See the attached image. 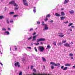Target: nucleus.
<instances>
[{"instance_id": "1", "label": "nucleus", "mask_w": 75, "mask_h": 75, "mask_svg": "<svg viewBox=\"0 0 75 75\" xmlns=\"http://www.w3.org/2000/svg\"><path fill=\"white\" fill-rule=\"evenodd\" d=\"M45 41V39L44 38H40V39H38L37 40V42H39V41Z\"/></svg>"}, {"instance_id": "2", "label": "nucleus", "mask_w": 75, "mask_h": 75, "mask_svg": "<svg viewBox=\"0 0 75 75\" xmlns=\"http://www.w3.org/2000/svg\"><path fill=\"white\" fill-rule=\"evenodd\" d=\"M23 4L25 6H28V3H27V0H23Z\"/></svg>"}, {"instance_id": "3", "label": "nucleus", "mask_w": 75, "mask_h": 75, "mask_svg": "<svg viewBox=\"0 0 75 75\" xmlns=\"http://www.w3.org/2000/svg\"><path fill=\"white\" fill-rule=\"evenodd\" d=\"M50 64H52V65H54V66H58L60 65V64L59 63H58L57 64H55V63L54 62H51Z\"/></svg>"}, {"instance_id": "4", "label": "nucleus", "mask_w": 75, "mask_h": 75, "mask_svg": "<svg viewBox=\"0 0 75 75\" xmlns=\"http://www.w3.org/2000/svg\"><path fill=\"white\" fill-rule=\"evenodd\" d=\"M15 67H18V68H20V65L19 63V62H18L15 63Z\"/></svg>"}, {"instance_id": "5", "label": "nucleus", "mask_w": 75, "mask_h": 75, "mask_svg": "<svg viewBox=\"0 0 75 75\" xmlns=\"http://www.w3.org/2000/svg\"><path fill=\"white\" fill-rule=\"evenodd\" d=\"M39 48L40 51L42 52L44 50V48L43 47V46H39Z\"/></svg>"}, {"instance_id": "6", "label": "nucleus", "mask_w": 75, "mask_h": 75, "mask_svg": "<svg viewBox=\"0 0 75 75\" xmlns=\"http://www.w3.org/2000/svg\"><path fill=\"white\" fill-rule=\"evenodd\" d=\"M64 46H65V47H71V45H70L68 44V43H67L64 44Z\"/></svg>"}, {"instance_id": "7", "label": "nucleus", "mask_w": 75, "mask_h": 75, "mask_svg": "<svg viewBox=\"0 0 75 75\" xmlns=\"http://www.w3.org/2000/svg\"><path fill=\"white\" fill-rule=\"evenodd\" d=\"M37 37V35L33 37V39L32 40V41H35L36 40V37Z\"/></svg>"}, {"instance_id": "8", "label": "nucleus", "mask_w": 75, "mask_h": 75, "mask_svg": "<svg viewBox=\"0 0 75 75\" xmlns=\"http://www.w3.org/2000/svg\"><path fill=\"white\" fill-rule=\"evenodd\" d=\"M15 3V1H12L9 2V4H14Z\"/></svg>"}, {"instance_id": "9", "label": "nucleus", "mask_w": 75, "mask_h": 75, "mask_svg": "<svg viewBox=\"0 0 75 75\" xmlns=\"http://www.w3.org/2000/svg\"><path fill=\"white\" fill-rule=\"evenodd\" d=\"M45 30H48V27L47 26V24L45 25Z\"/></svg>"}, {"instance_id": "10", "label": "nucleus", "mask_w": 75, "mask_h": 75, "mask_svg": "<svg viewBox=\"0 0 75 75\" xmlns=\"http://www.w3.org/2000/svg\"><path fill=\"white\" fill-rule=\"evenodd\" d=\"M68 2H69V0H65L64 2V4H65L66 3H68Z\"/></svg>"}, {"instance_id": "11", "label": "nucleus", "mask_w": 75, "mask_h": 75, "mask_svg": "<svg viewBox=\"0 0 75 75\" xmlns=\"http://www.w3.org/2000/svg\"><path fill=\"white\" fill-rule=\"evenodd\" d=\"M60 14H61V16H65V13H64V12H61Z\"/></svg>"}, {"instance_id": "12", "label": "nucleus", "mask_w": 75, "mask_h": 75, "mask_svg": "<svg viewBox=\"0 0 75 75\" xmlns=\"http://www.w3.org/2000/svg\"><path fill=\"white\" fill-rule=\"evenodd\" d=\"M55 15L56 17H60L61 16V15L57 13H56Z\"/></svg>"}, {"instance_id": "13", "label": "nucleus", "mask_w": 75, "mask_h": 75, "mask_svg": "<svg viewBox=\"0 0 75 75\" xmlns=\"http://www.w3.org/2000/svg\"><path fill=\"white\" fill-rule=\"evenodd\" d=\"M71 64H69L68 63L66 64H65V66H69H69H71Z\"/></svg>"}, {"instance_id": "14", "label": "nucleus", "mask_w": 75, "mask_h": 75, "mask_svg": "<svg viewBox=\"0 0 75 75\" xmlns=\"http://www.w3.org/2000/svg\"><path fill=\"white\" fill-rule=\"evenodd\" d=\"M4 33L5 34L6 33L7 35H9V34H10V33H9V32H8V31H6L5 32H4Z\"/></svg>"}, {"instance_id": "15", "label": "nucleus", "mask_w": 75, "mask_h": 75, "mask_svg": "<svg viewBox=\"0 0 75 75\" xmlns=\"http://www.w3.org/2000/svg\"><path fill=\"white\" fill-rule=\"evenodd\" d=\"M65 18H66V17H60V18L61 20H64Z\"/></svg>"}, {"instance_id": "16", "label": "nucleus", "mask_w": 75, "mask_h": 75, "mask_svg": "<svg viewBox=\"0 0 75 75\" xmlns=\"http://www.w3.org/2000/svg\"><path fill=\"white\" fill-rule=\"evenodd\" d=\"M69 12L70 14H73L74 13V11H73V10H71V11H69Z\"/></svg>"}, {"instance_id": "17", "label": "nucleus", "mask_w": 75, "mask_h": 75, "mask_svg": "<svg viewBox=\"0 0 75 75\" xmlns=\"http://www.w3.org/2000/svg\"><path fill=\"white\" fill-rule=\"evenodd\" d=\"M72 25H73V23H69V25H68V27H70Z\"/></svg>"}, {"instance_id": "18", "label": "nucleus", "mask_w": 75, "mask_h": 75, "mask_svg": "<svg viewBox=\"0 0 75 75\" xmlns=\"http://www.w3.org/2000/svg\"><path fill=\"white\" fill-rule=\"evenodd\" d=\"M68 69V67H65L64 68V69H63V70L65 71V70H67Z\"/></svg>"}, {"instance_id": "19", "label": "nucleus", "mask_w": 75, "mask_h": 75, "mask_svg": "<svg viewBox=\"0 0 75 75\" xmlns=\"http://www.w3.org/2000/svg\"><path fill=\"white\" fill-rule=\"evenodd\" d=\"M51 17V15L50 14H48L46 16V17Z\"/></svg>"}, {"instance_id": "20", "label": "nucleus", "mask_w": 75, "mask_h": 75, "mask_svg": "<svg viewBox=\"0 0 75 75\" xmlns=\"http://www.w3.org/2000/svg\"><path fill=\"white\" fill-rule=\"evenodd\" d=\"M14 14V13L13 12H11L9 13V14H10L11 15Z\"/></svg>"}, {"instance_id": "21", "label": "nucleus", "mask_w": 75, "mask_h": 75, "mask_svg": "<svg viewBox=\"0 0 75 75\" xmlns=\"http://www.w3.org/2000/svg\"><path fill=\"white\" fill-rule=\"evenodd\" d=\"M35 8H36V7H34V9H33V12H34V13H35L36 12V9H35Z\"/></svg>"}, {"instance_id": "22", "label": "nucleus", "mask_w": 75, "mask_h": 75, "mask_svg": "<svg viewBox=\"0 0 75 75\" xmlns=\"http://www.w3.org/2000/svg\"><path fill=\"white\" fill-rule=\"evenodd\" d=\"M42 59L43 61H44V62H46V60L45 59V58H44V57H42Z\"/></svg>"}, {"instance_id": "23", "label": "nucleus", "mask_w": 75, "mask_h": 75, "mask_svg": "<svg viewBox=\"0 0 75 75\" xmlns=\"http://www.w3.org/2000/svg\"><path fill=\"white\" fill-rule=\"evenodd\" d=\"M58 36L59 37H64V35H58Z\"/></svg>"}, {"instance_id": "24", "label": "nucleus", "mask_w": 75, "mask_h": 75, "mask_svg": "<svg viewBox=\"0 0 75 75\" xmlns=\"http://www.w3.org/2000/svg\"><path fill=\"white\" fill-rule=\"evenodd\" d=\"M13 6H16V7H17V6H18V5L16 3H14L13 5Z\"/></svg>"}, {"instance_id": "25", "label": "nucleus", "mask_w": 75, "mask_h": 75, "mask_svg": "<svg viewBox=\"0 0 75 75\" xmlns=\"http://www.w3.org/2000/svg\"><path fill=\"white\" fill-rule=\"evenodd\" d=\"M4 18V16H0V19H2Z\"/></svg>"}, {"instance_id": "26", "label": "nucleus", "mask_w": 75, "mask_h": 75, "mask_svg": "<svg viewBox=\"0 0 75 75\" xmlns=\"http://www.w3.org/2000/svg\"><path fill=\"white\" fill-rule=\"evenodd\" d=\"M53 44L54 45L56 46L57 45V43L56 42H53Z\"/></svg>"}, {"instance_id": "27", "label": "nucleus", "mask_w": 75, "mask_h": 75, "mask_svg": "<svg viewBox=\"0 0 75 75\" xmlns=\"http://www.w3.org/2000/svg\"><path fill=\"white\" fill-rule=\"evenodd\" d=\"M18 15H16L13 16V17H18Z\"/></svg>"}, {"instance_id": "28", "label": "nucleus", "mask_w": 75, "mask_h": 75, "mask_svg": "<svg viewBox=\"0 0 75 75\" xmlns=\"http://www.w3.org/2000/svg\"><path fill=\"white\" fill-rule=\"evenodd\" d=\"M67 40H64V41H62V43H65V42H66Z\"/></svg>"}, {"instance_id": "29", "label": "nucleus", "mask_w": 75, "mask_h": 75, "mask_svg": "<svg viewBox=\"0 0 75 75\" xmlns=\"http://www.w3.org/2000/svg\"><path fill=\"white\" fill-rule=\"evenodd\" d=\"M2 30H3V31H6V29L5 28H2Z\"/></svg>"}, {"instance_id": "30", "label": "nucleus", "mask_w": 75, "mask_h": 75, "mask_svg": "<svg viewBox=\"0 0 75 75\" xmlns=\"http://www.w3.org/2000/svg\"><path fill=\"white\" fill-rule=\"evenodd\" d=\"M51 67L52 69H53L54 68V67L53 66H51Z\"/></svg>"}, {"instance_id": "31", "label": "nucleus", "mask_w": 75, "mask_h": 75, "mask_svg": "<svg viewBox=\"0 0 75 75\" xmlns=\"http://www.w3.org/2000/svg\"><path fill=\"white\" fill-rule=\"evenodd\" d=\"M47 47L48 48H51V46H50V45H48Z\"/></svg>"}, {"instance_id": "32", "label": "nucleus", "mask_w": 75, "mask_h": 75, "mask_svg": "<svg viewBox=\"0 0 75 75\" xmlns=\"http://www.w3.org/2000/svg\"><path fill=\"white\" fill-rule=\"evenodd\" d=\"M69 56H74V54L72 53H70L69 54Z\"/></svg>"}, {"instance_id": "33", "label": "nucleus", "mask_w": 75, "mask_h": 75, "mask_svg": "<svg viewBox=\"0 0 75 75\" xmlns=\"http://www.w3.org/2000/svg\"><path fill=\"white\" fill-rule=\"evenodd\" d=\"M45 21H47V20H48V18H47V17H46V19H45Z\"/></svg>"}, {"instance_id": "34", "label": "nucleus", "mask_w": 75, "mask_h": 75, "mask_svg": "<svg viewBox=\"0 0 75 75\" xmlns=\"http://www.w3.org/2000/svg\"><path fill=\"white\" fill-rule=\"evenodd\" d=\"M18 9V8H15L14 10H17Z\"/></svg>"}, {"instance_id": "35", "label": "nucleus", "mask_w": 75, "mask_h": 75, "mask_svg": "<svg viewBox=\"0 0 75 75\" xmlns=\"http://www.w3.org/2000/svg\"><path fill=\"white\" fill-rule=\"evenodd\" d=\"M45 24H44V21H42V25H44Z\"/></svg>"}, {"instance_id": "36", "label": "nucleus", "mask_w": 75, "mask_h": 75, "mask_svg": "<svg viewBox=\"0 0 75 75\" xmlns=\"http://www.w3.org/2000/svg\"><path fill=\"white\" fill-rule=\"evenodd\" d=\"M64 24H67V23H68V21H67L66 22H64Z\"/></svg>"}, {"instance_id": "37", "label": "nucleus", "mask_w": 75, "mask_h": 75, "mask_svg": "<svg viewBox=\"0 0 75 75\" xmlns=\"http://www.w3.org/2000/svg\"><path fill=\"white\" fill-rule=\"evenodd\" d=\"M34 29H33V28H32L31 29H30L29 30V31L30 32V31H33Z\"/></svg>"}, {"instance_id": "38", "label": "nucleus", "mask_w": 75, "mask_h": 75, "mask_svg": "<svg viewBox=\"0 0 75 75\" xmlns=\"http://www.w3.org/2000/svg\"><path fill=\"white\" fill-rule=\"evenodd\" d=\"M61 44H62V43H59L58 44V45H61Z\"/></svg>"}, {"instance_id": "39", "label": "nucleus", "mask_w": 75, "mask_h": 75, "mask_svg": "<svg viewBox=\"0 0 75 75\" xmlns=\"http://www.w3.org/2000/svg\"><path fill=\"white\" fill-rule=\"evenodd\" d=\"M58 34H60V35H63V34H64V33H58Z\"/></svg>"}, {"instance_id": "40", "label": "nucleus", "mask_w": 75, "mask_h": 75, "mask_svg": "<svg viewBox=\"0 0 75 75\" xmlns=\"http://www.w3.org/2000/svg\"><path fill=\"white\" fill-rule=\"evenodd\" d=\"M64 68V66H62L61 67V69H63Z\"/></svg>"}, {"instance_id": "41", "label": "nucleus", "mask_w": 75, "mask_h": 75, "mask_svg": "<svg viewBox=\"0 0 75 75\" xmlns=\"http://www.w3.org/2000/svg\"><path fill=\"white\" fill-rule=\"evenodd\" d=\"M34 49H35V51H36V52H37V51H38L37 49H36V47H35Z\"/></svg>"}, {"instance_id": "42", "label": "nucleus", "mask_w": 75, "mask_h": 75, "mask_svg": "<svg viewBox=\"0 0 75 75\" xmlns=\"http://www.w3.org/2000/svg\"><path fill=\"white\" fill-rule=\"evenodd\" d=\"M22 74V72L21 71V72L19 74V75H21Z\"/></svg>"}, {"instance_id": "43", "label": "nucleus", "mask_w": 75, "mask_h": 75, "mask_svg": "<svg viewBox=\"0 0 75 75\" xmlns=\"http://www.w3.org/2000/svg\"><path fill=\"white\" fill-rule=\"evenodd\" d=\"M32 38V37H30L29 38H28V40H31Z\"/></svg>"}, {"instance_id": "44", "label": "nucleus", "mask_w": 75, "mask_h": 75, "mask_svg": "<svg viewBox=\"0 0 75 75\" xmlns=\"http://www.w3.org/2000/svg\"><path fill=\"white\" fill-rule=\"evenodd\" d=\"M35 45H38V44H39V43H38V42H37V43H35Z\"/></svg>"}, {"instance_id": "45", "label": "nucleus", "mask_w": 75, "mask_h": 75, "mask_svg": "<svg viewBox=\"0 0 75 75\" xmlns=\"http://www.w3.org/2000/svg\"><path fill=\"white\" fill-rule=\"evenodd\" d=\"M36 34V33L34 32V33L33 34V35H34Z\"/></svg>"}, {"instance_id": "46", "label": "nucleus", "mask_w": 75, "mask_h": 75, "mask_svg": "<svg viewBox=\"0 0 75 75\" xmlns=\"http://www.w3.org/2000/svg\"><path fill=\"white\" fill-rule=\"evenodd\" d=\"M7 22L8 24H9V22L8 21V19H7Z\"/></svg>"}, {"instance_id": "47", "label": "nucleus", "mask_w": 75, "mask_h": 75, "mask_svg": "<svg viewBox=\"0 0 75 75\" xmlns=\"http://www.w3.org/2000/svg\"><path fill=\"white\" fill-rule=\"evenodd\" d=\"M27 48L30 49H31V47H27Z\"/></svg>"}, {"instance_id": "48", "label": "nucleus", "mask_w": 75, "mask_h": 75, "mask_svg": "<svg viewBox=\"0 0 75 75\" xmlns=\"http://www.w3.org/2000/svg\"><path fill=\"white\" fill-rule=\"evenodd\" d=\"M15 47L16 48H15V50L16 51L17 50V48L16 47V46H15Z\"/></svg>"}, {"instance_id": "49", "label": "nucleus", "mask_w": 75, "mask_h": 75, "mask_svg": "<svg viewBox=\"0 0 75 75\" xmlns=\"http://www.w3.org/2000/svg\"><path fill=\"white\" fill-rule=\"evenodd\" d=\"M54 21H53V20H52L51 21H50L49 22L50 23H53Z\"/></svg>"}, {"instance_id": "50", "label": "nucleus", "mask_w": 75, "mask_h": 75, "mask_svg": "<svg viewBox=\"0 0 75 75\" xmlns=\"http://www.w3.org/2000/svg\"><path fill=\"white\" fill-rule=\"evenodd\" d=\"M10 23H13V20H12L11 21H10Z\"/></svg>"}, {"instance_id": "51", "label": "nucleus", "mask_w": 75, "mask_h": 75, "mask_svg": "<svg viewBox=\"0 0 75 75\" xmlns=\"http://www.w3.org/2000/svg\"><path fill=\"white\" fill-rule=\"evenodd\" d=\"M37 24H40V22H37Z\"/></svg>"}, {"instance_id": "52", "label": "nucleus", "mask_w": 75, "mask_h": 75, "mask_svg": "<svg viewBox=\"0 0 75 75\" xmlns=\"http://www.w3.org/2000/svg\"><path fill=\"white\" fill-rule=\"evenodd\" d=\"M33 71H34V72H36V70L35 69H33Z\"/></svg>"}, {"instance_id": "53", "label": "nucleus", "mask_w": 75, "mask_h": 75, "mask_svg": "<svg viewBox=\"0 0 75 75\" xmlns=\"http://www.w3.org/2000/svg\"><path fill=\"white\" fill-rule=\"evenodd\" d=\"M4 10L5 11H6V10H7V8L6 7H5V10Z\"/></svg>"}, {"instance_id": "54", "label": "nucleus", "mask_w": 75, "mask_h": 75, "mask_svg": "<svg viewBox=\"0 0 75 75\" xmlns=\"http://www.w3.org/2000/svg\"><path fill=\"white\" fill-rule=\"evenodd\" d=\"M0 64L2 65V66H3V64H2L1 63H0Z\"/></svg>"}, {"instance_id": "55", "label": "nucleus", "mask_w": 75, "mask_h": 75, "mask_svg": "<svg viewBox=\"0 0 75 75\" xmlns=\"http://www.w3.org/2000/svg\"><path fill=\"white\" fill-rule=\"evenodd\" d=\"M71 28H74V26H71Z\"/></svg>"}, {"instance_id": "56", "label": "nucleus", "mask_w": 75, "mask_h": 75, "mask_svg": "<svg viewBox=\"0 0 75 75\" xmlns=\"http://www.w3.org/2000/svg\"><path fill=\"white\" fill-rule=\"evenodd\" d=\"M72 68H75V65L73 66L72 67Z\"/></svg>"}, {"instance_id": "57", "label": "nucleus", "mask_w": 75, "mask_h": 75, "mask_svg": "<svg viewBox=\"0 0 75 75\" xmlns=\"http://www.w3.org/2000/svg\"><path fill=\"white\" fill-rule=\"evenodd\" d=\"M69 30H70V31H72V29H69Z\"/></svg>"}, {"instance_id": "58", "label": "nucleus", "mask_w": 75, "mask_h": 75, "mask_svg": "<svg viewBox=\"0 0 75 75\" xmlns=\"http://www.w3.org/2000/svg\"><path fill=\"white\" fill-rule=\"evenodd\" d=\"M33 66H31V68H33Z\"/></svg>"}, {"instance_id": "59", "label": "nucleus", "mask_w": 75, "mask_h": 75, "mask_svg": "<svg viewBox=\"0 0 75 75\" xmlns=\"http://www.w3.org/2000/svg\"><path fill=\"white\" fill-rule=\"evenodd\" d=\"M71 59H74V57H70Z\"/></svg>"}, {"instance_id": "60", "label": "nucleus", "mask_w": 75, "mask_h": 75, "mask_svg": "<svg viewBox=\"0 0 75 75\" xmlns=\"http://www.w3.org/2000/svg\"><path fill=\"white\" fill-rule=\"evenodd\" d=\"M8 30H11L10 28H8Z\"/></svg>"}, {"instance_id": "61", "label": "nucleus", "mask_w": 75, "mask_h": 75, "mask_svg": "<svg viewBox=\"0 0 75 75\" xmlns=\"http://www.w3.org/2000/svg\"><path fill=\"white\" fill-rule=\"evenodd\" d=\"M61 10H64V8H62L61 9Z\"/></svg>"}, {"instance_id": "62", "label": "nucleus", "mask_w": 75, "mask_h": 75, "mask_svg": "<svg viewBox=\"0 0 75 75\" xmlns=\"http://www.w3.org/2000/svg\"><path fill=\"white\" fill-rule=\"evenodd\" d=\"M40 44H42H42H43V43H42V42H40Z\"/></svg>"}, {"instance_id": "63", "label": "nucleus", "mask_w": 75, "mask_h": 75, "mask_svg": "<svg viewBox=\"0 0 75 75\" xmlns=\"http://www.w3.org/2000/svg\"><path fill=\"white\" fill-rule=\"evenodd\" d=\"M11 47H10V51H11Z\"/></svg>"}, {"instance_id": "64", "label": "nucleus", "mask_w": 75, "mask_h": 75, "mask_svg": "<svg viewBox=\"0 0 75 75\" xmlns=\"http://www.w3.org/2000/svg\"><path fill=\"white\" fill-rule=\"evenodd\" d=\"M71 44H73V43H72V42H71L70 43Z\"/></svg>"}]
</instances>
